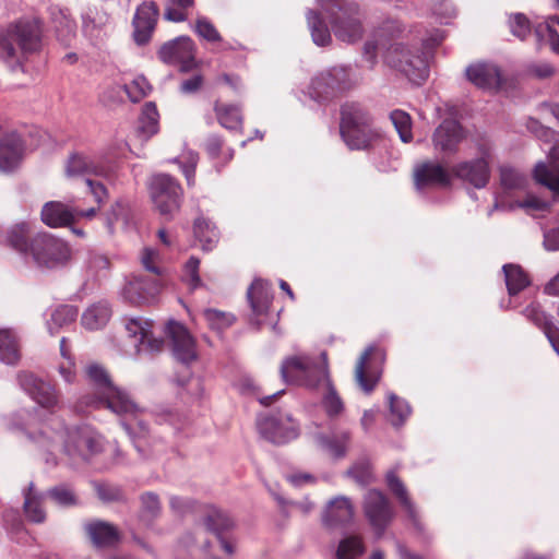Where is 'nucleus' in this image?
<instances>
[{
  "label": "nucleus",
  "mask_w": 559,
  "mask_h": 559,
  "mask_svg": "<svg viewBox=\"0 0 559 559\" xmlns=\"http://www.w3.org/2000/svg\"><path fill=\"white\" fill-rule=\"evenodd\" d=\"M203 316L209 326L219 332L229 328L235 322L234 314L216 309H205Z\"/></svg>",
  "instance_id": "obj_50"
},
{
  "label": "nucleus",
  "mask_w": 559,
  "mask_h": 559,
  "mask_svg": "<svg viewBox=\"0 0 559 559\" xmlns=\"http://www.w3.org/2000/svg\"><path fill=\"white\" fill-rule=\"evenodd\" d=\"M193 230L203 250H211L218 241V231L210 221L197 218Z\"/></svg>",
  "instance_id": "obj_41"
},
{
  "label": "nucleus",
  "mask_w": 559,
  "mask_h": 559,
  "mask_svg": "<svg viewBox=\"0 0 559 559\" xmlns=\"http://www.w3.org/2000/svg\"><path fill=\"white\" fill-rule=\"evenodd\" d=\"M551 163L547 166L545 163L539 162L534 168V178L537 182L550 189L554 193L559 194V164L558 147H554L550 152Z\"/></svg>",
  "instance_id": "obj_31"
},
{
  "label": "nucleus",
  "mask_w": 559,
  "mask_h": 559,
  "mask_svg": "<svg viewBox=\"0 0 559 559\" xmlns=\"http://www.w3.org/2000/svg\"><path fill=\"white\" fill-rule=\"evenodd\" d=\"M372 354L374 355V359L378 360L379 365H382L385 358L384 353L374 348L373 346H369L361 354L355 369V380L361 390L366 393H370L374 389L381 376V370L374 368L371 362H368L369 357Z\"/></svg>",
  "instance_id": "obj_17"
},
{
  "label": "nucleus",
  "mask_w": 559,
  "mask_h": 559,
  "mask_svg": "<svg viewBox=\"0 0 559 559\" xmlns=\"http://www.w3.org/2000/svg\"><path fill=\"white\" fill-rule=\"evenodd\" d=\"M504 281L510 296L516 295L519 292L530 285V278L523 269L518 264H504Z\"/></svg>",
  "instance_id": "obj_40"
},
{
  "label": "nucleus",
  "mask_w": 559,
  "mask_h": 559,
  "mask_svg": "<svg viewBox=\"0 0 559 559\" xmlns=\"http://www.w3.org/2000/svg\"><path fill=\"white\" fill-rule=\"evenodd\" d=\"M158 57L164 63L177 66L180 71L188 72L195 64L193 40L187 36L170 40L160 47Z\"/></svg>",
  "instance_id": "obj_15"
},
{
  "label": "nucleus",
  "mask_w": 559,
  "mask_h": 559,
  "mask_svg": "<svg viewBox=\"0 0 559 559\" xmlns=\"http://www.w3.org/2000/svg\"><path fill=\"white\" fill-rule=\"evenodd\" d=\"M10 430L26 435L31 443L47 452L45 461L57 464V454L64 453L72 461H86L100 451V438L88 427H75L63 431H47L39 428L37 415L21 412L5 419Z\"/></svg>",
  "instance_id": "obj_1"
},
{
  "label": "nucleus",
  "mask_w": 559,
  "mask_h": 559,
  "mask_svg": "<svg viewBox=\"0 0 559 559\" xmlns=\"http://www.w3.org/2000/svg\"><path fill=\"white\" fill-rule=\"evenodd\" d=\"M349 87V74L345 67H332L316 75L309 86L313 99H328Z\"/></svg>",
  "instance_id": "obj_11"
},
{
  "label": "nucleus",
  "mask_w": 559,
  "mask_h": 559,
  "mask_svg": "<svg viewBox=\"0 0 559 559\" xmlns=\"http://www.w3.org/2000/svg\"><path fill=\"white\" fill-rule=\"evenodd\" d=\"M60 353L64 361H62L58 367L59 374L64 380V382L72 383L75 380L76 372L74 362L68 353L64 337H62L60 341Z\"/></svg>",
  "instance_id": "obj_54"
},
{
  "label": "nucleus",
  "mask_w": 559,
  "mask_h": 559,
  "mask_svg": "<svg viewBox=\"0 0 559 559\" xmlns=\"http://www.w3.org/2000/svg\"><path fill=\"white\" fill-rule=\"evenodd\" d=\"M500 182L506 189H521L526 183V177L511 166L500 168Z\"/></svg>",
  "instance_id": "obj_52"
},
{
  "label": "nucleus",
  "mask_w": 559,
  "mask_h": 559,
  "mask_svg": "<svg viewBox=\"0 0 559 559\" xmlns=\"http://www.w3.org/2000/svg\"><path fill=\"white\" fill-rule=\"evenodd\" d=\"M509 27L511 33L521 40L531 34V23L522 13H514L509 16Z\"/></svg>",
  "instance_id": "obj_58"
},
{
  "label": "nucleus",
  "mask_w": 559,
  "mask_h": 559,
  "mask_svg": "<svg viewBox=\"0 0 559 559\" xmlns=\"http://www.w3.org/2000/svg\"><path fill=\"white\" fill-rule=\"evenodd\" d=\"M403 32L395 20L384 21L368 39L362 48V57L373 69L378 61V48L383 47V61L390 68L404 74L409 81L420 84L428 76V63L425 55L416 48L411 50L402 43L389 44Z\"/></svg>",
  "instance_id": "obj_2"
},
{
  "label": "nucleus",
  "mask_w": 559,
  "mask_h": 559,
  "mask_svg": "<svg viewBox=\"0 0 559 559\" xmlns=\"http://www.w3.org/2000/svg\"><path fill=\"white\" fill-rule=\"evenodd\" d=\"M23 495V509L27 519L34 523L44 522L46 519V513L41 507L43 496L35 490L33 483H29Z\"/></svg>",
  "instance_id": "obj_37"
},
{
  "label": "nucleus",
  "mask_w": 559,
  "mask_h": 559,
  "mask_svg": "<svg viewBox=\"0 0 559 559\" xmlns=\"http://www.w3.org/2000/svg\"><path fill=\"white\" fill-rule=\"evenodd\" d=\"M49 498L58 506L71 507L78 503L76 497L72 489L64 485H59L48 491Z\"/></svg>",
  "instance_id": "obj_55"
},
{
  "label": "nucleus",
  "mask_w": 559,
  "mask_h": 559,
  "mask_svg": "<svg viewBox=\"0 0 559 559\" xmlns=\"http://www.w3.org/2000/svg\"><path fill=\"white\" fill-rule=\"evenodd\" d=\"M355 514L354 506L349 498L338 496L329 501L322 515L325 525L334 527L349 523Z\"/></svg>",
  "instance_id": "obj_22"
},
{
  "label": "nucleus",
  "mask_w": 559,
  "mask_h": 559,
  "mask_svg": "<svg viewBox=\"0 0 559 559\" xmlns=\"http://www.w3.org/2000/svg\"><path fill=\"white\" fill-rule=\"evenodd\" d=\"M465 138L462 126L453 119H445L433 133V146L445 154L455 153L459 144Z\"/></svg>",
  "instance_id": "obj_19"
},
{
  "label": "nucleus",
  "mask_w": 559,
  "mask_h": 559,
  "mask_svg": "<svg viewBox=\"0 0 559 559\" xmlns=\"http://www.w3.org/2000/svg\"><path fill=\"white\" fill-rule=\"evenodd\" d=\"M158 111L154 103H146L139 122V132L148 139L158 132Z\"/></svg>",
  "instance_id": "obj_43"
},
{
  "label": "nucleus",
  "mask_w": 559,
  "mask_h": 559,
  "mask_svg": "<svg viewBox=\"0 0 559 559\" xmlns=\"http://www.w3.org/2000/svg\"><path fill=\"white\" fill-rule=\"evenodd\" d=\"M21 358L17 335L9 329H0V361L15 365Z\"/></svg>",
  "instance_id": "obj_35"
},
{
  "label": "nucleus",
  "mask_w": 559,
  "mask_h": 559,
  "mask_svg": "<svg viewBox=\"0 0 559 559\" xmlns=\"http://www.w3.org/2000/svg\"><path fill=\"white\" fill-rule=\"evenodd\" d=\"M307 21L313 43L318 46L329 45L332 39L331 34L321 16L310 10L307 14Z\"/></svg>",
  "instance_id": "obj_45"
},
{
  "label": "nucleus",
  "mask_w": 559,
  "mask_h": 559,
  "mask_svg": "<svg viewBox=\"0 0 559 559\" xmlns=\"http://www.w3.org/2000/svg\"><path fill=\"white\" fill-rule=\"evenodd\" d=\"M165 334L176 360L188 366L198 359L195 340L183 324L169 321L166 324Z\"/></svg>",
  "instance_id": "obj_12"
},
{
  "label": "nucleus",
  "mask_w": 559,
  "mask_h": 559,
  "mask_svg": "<svg viewBox=\"0 0 559 559\" xmlns=\"http://www.w3.org/2000/svg\"><path fill=\"white\" fill-rule=\"evenodd\" d=\"M17 381L22 390L43 408L52 409L57 406L58 396L50 384L37 379L29 372H20Z\"/></svg>",
  "instance_id": "obj_16"
},
{
  "label": "nucleus",
  "mask_w": 559,
  "mask_h": 559,
  "mask_svg": "<svg viewBox=\"0 0 559 559\" xmlns=\"http://www.w3.org/2000/svg\"><path fill=\"white\" fill-rule=\"evenodd\" d=\"M158 17V9L154 2H143L133 16V37L138 45L150 41Z\"/></svg>",
  "instance_id": "obj_18"
},
{
  "label": "nucleus",
  "mask_w": 559,
  "mask_h": 559,
  "mask_svg": "<svg viewBox=\"0 0 559 559\" xmlns=\"http://www.w3.org/2000/svg\"><path fill=\"white\" fill-rule=\"evenodd\" d=\"M364 515L379 538L394 519L393 508L388 497L378 489H369L362 499Z\"/></svg>",
  "instance_id": "obj_9"
},
{
  "label": "nucleus",
  "mask_w": 559,
  "mask_h": 559,
  "mask_svg": "<svg viewBox=\"0 0 559 559\" xmlns=\"http://www.w3.org/2000/svg\"><path fill=\"white\" fill-rule=\"evenodd\" d=\"M159 261V253L157 250L146 247L141 253V263L145 270L156 275H163L165 270L157 265Z\"/></svg>",
  "instance_id": "obj_59"
},
{
  "label": "nucleus",
  "mask_w": 559,
  "mask_h": 559,
  "mask_svg": "<svg viewBox=\"0 0 559 559\" xmlns=\"http://www.w3.org/2000/svg\"><path fill=\"white\" fill-rule=\"evenodd\" d=\"M219 124L228 130L242 129L241 109L235 105L215 104L214 107Z\"/></svg>",
  "instance_id": "obj_39"
},
{
  "label": "nucleus",
  "mask_w": 559,
  "mask_h": 559,
  "mask_svg": "<svg viewBox=\"0 0 559 559\" xmlns=\"http://www.w3.org/2000/svg\"><path fill=\"white\" fill-rule=\"evenodd\" d=\"M389 406H390V423L395 426H402L411 415V407L406 401L396 396L394 393L388 394Z\"/></svg>",
  "instance_id": "obj_46"
},
{
  "label": "nucleus",
  "mask_w": 559,
  "mask_h": 559,
  "mask_svg": "<svg viewBox=\"0 0 559 559\" xmlns=\"http://www.w3.org/2000/svg\"><path fill=\"white\" fill-rule=\"evenodd\" d=\"M524 316L538 328L543 329L555 352L559 355V329L538 305L532 304L524 309Z\"/></svg>",
  "instance_id": "obj_30"
},
{
  "label": "nucleus",
  "mask_w": 559,
  "mask_h": 559,
  "mask_svg": "<svg viewBox=\"0 0 559 559\" xmlns=\"http://www.w3.org/2000/svg\"><path fill=\"white\" fill-rule=\"evenodd\" d=\"M281 377L287 384H297L310 390H319L330 376L328 355L320 354V360L308 355H295L283 360Z\"/></svg>",
  "instance_id": "obj_5"
},
{
  "label": "nucleus",
  "mask_w": 559,
  "mask_h": 559,
  "mask_svg": "<svg viewBox=\"0 0 559 559\" xmlns=\"http://www.w3.org/2000/svg\"><path fill=\"white\" fill-rule=\"evenodd\" d=\"M247 298L254 317L266 314L273 299L270 284L260 278L254 280L248 288Z\"/></svg>",
  "instance_id": "obj_28"
},
{
  "label": "nucleus",
  "mask_w": 559,
  "mask_h": 559,
  "mask_svg": "<svg viewBox=\"0 0 559 559\" xmlns=\"http://www.w3.org/2000/svg\"><path fill=\"white\" fill-rule=\"evenodd\" d=\"M390 118L400 139L404 143L411 142L413 139L411 116L406 111L396 109L391 112Z\"/></svg>",
  "instance_id": "obj_48"
},
{
  "label": "nucleus",
  "mask_w": 559,
  "mask_h": 559,
  "mask_svg": "<svg viewBox=\"0 0 559 559\" xmlns=\"http://www.w3.org/2000/svg\"><path fill=\"white\" fill-rule=\"evenodd\" d=\"M199 265L200 261L194 257L190 258L185 265L186 277L189 283V286L192 289H195L201 286V278L199 276Z\"/></svg>",
  "instance_id": "obj_62"
},
{
  "label": "nucleus",
  "mask_w": 559,
  "mask_h": 559,
  "mask_svg": "<svg viewBox=\"0 0 559 559\" xmlns=\"http://www.w3.org/2000/svg\"><path fill=\"white\" fill-rule=\"evenodd\" d=\"M111 317V309L105 301L88 307L82 314V324L88 330H98L104 328Z\"/></svg>",
  "instance_id": "obj_36"
},
{
  "label": "nucleus",
  "mask_w": 559,
  "mask_h": 559,
  "mask_svg": "<svg viewBox=\"0 0 559 559\" xmlns=\"http://www.w3.org/2000/svg\"><path fill=\"white\" fill-rule=\"evenodd\" d=\"M489 156V150H483L479 157L455 164L452 174L474 188L483 189L490 178Z\"/></svg>",
  "instance_id": "obj_14"
},
{
  "label": "nucleus",
  "mask_w": 559,
  "mask_h": 559,
  "mask_svg": "<svg viewBox=\"0 0 559 559\" xmlns=\"http://www.w3.org/2000/svg\"><path fill=\"white\" fill-rule=\"evenodd\" d=\"M29 251L39 267L53 269L70 259V248L61 239L51 234L43 233L35 236Z\"/></svg>",
  "instance_id": "obj_8"
},
{
  "label": "nucleus",
  "mask_w": 559,
  "mask_h": 559,
  "mask_svg": "<svg viewBox=\"0 0 559 559\" xmlns=\"http://www.w3.org/2000/svg\"><path fill=\"white\" fill-rule=\"evenodd\" d=\"M28 233V225L21 223L13 226L8 231V242L11 247L20 252H27L29 247L26 241V235Z\"/></svg>",
  "instance_id": "obj_53"
},
{
  "label": "nucleus",
  "mask_w": 559,
  "mask_h": 559,
  "mask_svg": "<svg viewBox=\"0 0 559 559\" xmlns=\"http://www.w3.org/2000/svg\"><path fill=\"white\" fill-rule=\"evenodd\" d=\"M323 17L333 26L335 36L345 43H355L362 36V26L358 17V5L343 0H321Z\"/></svg>",
  "instance_id": "obj_6"
},
{
  "label": "nucleus",
  "mask_w": 559,
  "mask_h": 559,
  "mask_svg": "<svg viewBox=\"0 0 559 559\" xmlns=\"http://www.w3.org/2000/svg\"><path fill=\"white\" fill-rule=\"evenodd\" d=\"M536 36L549 43L554 52L559 55V19L550 16L535 28Z\"/></svg>",
  "instance_id": "obj_44"
},
{
  "label": "nucleus",
  "mask_w": 559,
  "mask_h": 559,
  "mask_svg": "<svg viewBox=\"0 0 559 559\" xmlns=\"http://www.w3.org/2000/svg\"><path fill=\"white\" fill-rule=\"evenodd\" d=\"M85 182L90 189L91 194L98 203V206H102V204H104L108 199V191L106 187L102 182L95 181L91 178H86Z\"/></svg>",
  "instance_id": "obj_64"
},
{
  "label": "nucleus",
  "mask_w": 559,
  "mask_h": 559,
  "mask_svg": "<svg viewBox=\"0 0 559 559\" xmlns=\"http://www.w3.org/2000/svg\"><path fill=\"white\" fill-rule=\"evenodd\" d=\"M126 93L133 103H138L148 95L151 85L145 76L138 75L129 84L124 85Z\"/></svg>",
  "instance_id": "obj_51"
},
{
  "label": "nucleus",
  "mask_w": 559,
  "mask_h": 559,
  "mask_svg": "<svg viewBox=\"0 0 559 559\" xmlns=\"http://www.w3.org/2000/svg\"><path fill=\"white\" fill-rule=\"evenodd\" d=\"M193 4V0H169L164 16L170 22H183L187 19L185 10Z\"/></svg>",
  "instance_id": "obj_57"
},
{
  "label": "nucleus",
  "mask_w": 559,
  "mask_h": 559,
  "mask_svg": "<svg viewBox=\"0 0 559 559\" xmlns=\"http://www.w3.org/2000/svg\"><path fill=\"white\" fill-rule=\"evenodd\" d=\"M203 524L210 532L219 536L223 532L234 526V521L224 511L216 507L209 506L205 508Z\"/></svg>",
  "instance_id": "obj_38"
},
{
  "label": "nucleus",
  "mask_w": 559,
  "mask_h": 559,
  "mask_svg": "<svg viewBox=\"0 0 559 559\" xmlns=\"http://www.w3.org/2000/svg\"><path fill=\"white\" fill-rule=\"evenodd\" d=\"M128 336L133 340L135 355H154L164 348V340L153 336V322L142 317L127 318L124 324Z\"/></svg>",
  "instance_id": "obj_10"
},
{
  "label": "nucleus",
  "mask_w": 559,
  "mask_h": 559,
  "mask_svg": "<svg viewBox=\"0 0 559 559\" xmlns=\"http://www.w3.org/2000/svg\"><path fill=\"white\" fill-rule=\"evenodd\" d=\"M343 128H340L341 135L350 150H368L381 136L379 130L374 128H355L352 136H347Z\"/></svg>",
  "instance_id": "obj_33"
},
{
  "label": "nucleus",
  "mask_w": 559,
  "mask_h": 559,
  "mask_svg": "<svg viewBox=\"0 0 559 559\" xmlns=\"http://www.w3.org/2000/svg\"><path fill=\"white\" fill-rule=\"evenodd\" d=\"M104 171L103 166L83 153H72L64 164V174L68 179L80 177H85L86 179L91 175L100 176Z\"/></svg>",
  "instance_id": "obj_24"
},
{
  "label": "nucleus",
  "mask_w": 559,
  "mask_h": 559,
  "mask_svg": "<svg viewBox=\"0 0 559 559\" xmlns=\"http://www.w3.org/2000/svg\"><path fill=\"white\" fill-rule=\"evenodd\" d=\"M326 392L322 397V406L329 417H336L344 411V403L332 383L330 376L321 383Z\"/></svg>",
  "instance_id": "obj_42"
},
{
  "label": "nucleus",
  "mask_w": 559,
  "mask_h": 559,
  "mask_svg": "<svg viewBox=\"0 0 559 559\" xmlns=\"http://www.w3.org/2000/svg\"><path fill=\"white\" fill-rule=\"evenodd\" d=\"M466 76L477 87L484 90L498 88L501 83V73L492 63L478 62L466 68Z\"/></svg>",
  "instance_id": "obj_23"
},
{
  "label": "nucleus",
  "mask_w": 559,
  "mask_h": 559,
  "mask_svg": "<svg viewBox=\"0 0 559 559\" xmlns=\"http://www.w3.org/2000/svg\"><path fill=\"white\" fill-rule=\"evenodd\" d=\"M385 483L389 490L399 500L401 507L406 512L407 518L414 525H418V512L415 503L409 497L408 490L396 472L391 469L385 474Z\"/></svg>",
  "instance_id": "obj_26"
},
{
  "label": "nucleus",
  "mask_w": 559,
  "mask_h": 559,
  "mask_svg": "<svg viewBox=\"0 0 559 559\" xmlns=\"http://www.w3.org/2000/svg\"><path fill=\"white\" fill-rule=\"evenodd\" d=\"M258 427L262 437L275 444L289 442L299 435L298 425L288 414L265 416L258 421Z\"/></svg>",
  "instance_id": "obj_13"
},
{
  "label": "nucleus",
  "mask_w": 559,
  "mask_h": 559,
  "mask_svg": "<svg viewBox=\"0 0 559 559\" xmlns=\"http://www.w3.org/2000/svg\"><path fill=\"white\" fill-rule=\"evenodd\" d=\"M415 186L421 190L428 186H449L451 177L448 170L438 163L425 162L414 170Z\"/></svg>",
  "instance_id": "obj_21"
},
{
  "label": "nucleus",
  "mask_w": 559,
  "mask_h": 559,
  "mask_svg": "<svg viewBox=\"0 0 559 559\" xmlns=\"http://www.w3.org/2000/svg\"><path fill=\"white\" fill-rule=\"evenodd\" d=\"M40 218L48 227H67L75 222L76 209L59 201H49L44 204Z\"/></svg>",
  "instance_id": "obj_20"
},
{
  "label": "nucleus",
  "mask_w": 559,
  "mask_h": 559,
  "mask_svg": "<svg viewBox=\"0 0 559 559\" xmlns=\"http://www.w3.org/2000/svg\"><path fill=\"white\" fill-rule=\"evenodd\" d=\"M179 163L181 170L187 179L188 186H192L194 183V173L198 163V155L193 152H190L186 157V162Z\"/></svg>",
  "instance_id": "obj_63"
},
{
  "label": "nucleus",
  "mask_w": 559,
  "mask_h": 559,
  "mask_svg": "<svg viewBox=\"0 0 559 559\" xmlns=\"http://www.w3.org/2000/svg\"><path fill=\"white\" fill-rule=\"evenodd\" d=\"M141 515L145 519H155L159 515L162 507L159 498L154 492H145L141 496Z\"/></svg>",
  "instance_id": "obj_56"
},
{
  "label": "nucleus",
  "mask_w": 559,
  "mask_h": 559,
  "mask_svg": "<svg viewBox=\"0 0 559 559\" xmlns=\"http://www.w3.org/2000/svg\"><path fill=\"white\" fill-rule=\"evenodd\" d=\"M340 128H343L347 136H352L355 128H372L371 117L358 103H346L342 107Z\"/></svg>",
  "instance_id": "obj_27"
},
{
  "label": "nucleus",
  "mask_w": 559,
  "mask_h": 559,
  "mask_svg": "<svg viewBox=\"0 0 559 559\" xmlns=\"http://www.w3.org/2000/svg\"><path fill=\"white\" fill-rule=\"evenodd\" d=\"M86 376L95 391L93 396H85L84 403L93 408H108L122 417V427L132 438L144 439L148 435L144 412L121 389L115 386L107 371L99 365L92 364L86 368Z\"/></svg>",
  "instance_id": "obj_3"
},
{
  "label": "nucleus",
  "mask_w": 559,
  "mask_h": 559,
  "mask_svg": "<svg viewBox=\"0 0 559 559\" xmlns=\"http://www.w3.org/2000/svg\"><path fill=\"white\" fill-rule=\"evenodd\" d=\"M41 48V27L37 20H20L0 33V59L12 69Z\"/></svg>",
  "instance_id": "obj_4"
},
{
  "label": "nucleus",
  "mask_w": 559,
  "mask_h": 559,
  "mask_svg": "<svg viewBox=\"0 0 559 559\" xmlns=\"http://www.w3.org/2000/svg\"><path fill=\"white\" fill-rule=\"evenodd\" d=\"M23 142L19 134L10 133L0 140V171L10 173L17 167L23 155Z\"/></svg>",
  "instance_id": "obj_25"
},
{
  "label": "nucleus",
  "mask_w": 559,
  "mask_h": 559,
  "mask_svg": "<svg viewBox=\"0 0 559 559\" xmlns=\"http://www.w3.org/2000/svg\"><path fill=\"white\" fill-rule=\"evenodd\" d=\"M78 317V310L69 305L58 307L52 313L50 320L47 322L49 333L56 334L62 325L72 323Z\"/></svg>",
  "instance_id": "obj_47"
},
{
  "label": "nucleus",
  "mask_w": 559,
  "mask_h": 559,
  "mask_svg": "<svg viewBox=\"0 0 559 559\" xmlns=\"http://www.w3.org/2000/svg\"><path fill=\"white\" fill-rule=\"evenodd\" d=\"M349 440L350 433L345 430L333 435L331 438L324 435H318L316 437L317 445L335 459H340L345 455Z\"/></svg>",
  "instance_id": "obj_32"
},
{
  "label": "nucleus",
  "mask_w": 559,
  "mask_h": 559,
  "mask_svg": "<svg viewBox=\"0 0 559 559\" xmlns=\"http://www.w3.org/2000/svg\"><path fill=\"white\" fill-rule=\"evenodd\" d=\"M364 552L360 537L350 536L340 542L336 556L338 559H356Z\"/></svg>",
  "instance_id": "obj_49"
},
{
  "label": "nucleus",
  "mask_w": 559,
  "mask_h": 559,
  "mask_svg": "<svg viewBox=\"0 0 559 559\" xmlns=\"http://www.w3.org/2000/svg\"><path fill=\"white\" fill-rule=\"evenodd\" d=\"M159 292L156 282L148 283L142 278H134L124 285L122 297L132 305H142L153 299Z\"/></svg>",
  "instance_id": "obj_29"
},
{
  "label": "nucleus",
  "mask_w": 559,
  "mask_h": 559,
  "mask_svg": "<svg viewBox=\"0 0 559 559\" xmlns=\"http://www.w3.org/2000/svg\"><path fill=\"white\" fill-rule=\"evenodd\" d=\"M347 474L359 485H367L372 481V474L367 463L354 465Z\"/></svg>",
  "instance_id": "obj_61"
},
{
  "label": "nucleus",
  "mask_w": 559,
  "mask_h": 559,
  "mask_svg": "<svg viewBox=\"0 0 559 559\" xmlns=\"http://www.w3.org/2000/svg\"><path fill=\"white\" fill-rule=\"evenodd\" d=\"M195 33L209 40V41H219L221 35L215 28V26L205 17H199L194 27Z\"/></svg>",
  "instance_id": "obj_60"
},
{
  "label": "nucleus",
  "mask_w": 559,
  "mask_h": 559,
  "mask_svg": "<svg viewBox=\"0 0 559 559\" xmlns=\"http://www.w3.org/2000/svg\"><path fill=\"white\" fill-rule=\"evenodd\" d=\"M150 194L158 213L170 221L178 213L183 191L179 182L169 175L159 174L151 178Z\"/></svg>",
  "instance_id": "obj_7"
},
{
  "label": "nucleus",
  "mask_w": 559,
  "mask_h": 559,
  "mask_svg": "<svg viewBox=\"0 0 559 559\" xmlns=\"http://www.w3.org/2000/svg\"><path fill=\"white\" fill-rule=\"evenodd\" d=\"M92 542L98 547L114 546L119 542L117 528L106 522H94L86 526Z\"/></svg>",
  "instance_id": "obj_34"
}]
</instances>
